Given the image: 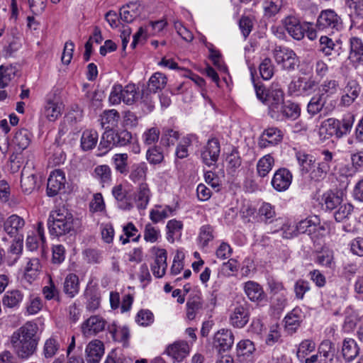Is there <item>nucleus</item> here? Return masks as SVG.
Here are the masks:
<instances>
[{
  "label": "nucleus",
  "instance_id": "obj_20",
  "mask_svg": "<svg viewBox=\"0 0 363 363\" xmlns=\"http://www.w3.org/2000/svg\"><path fill=\"white\" fill-rule=\"evenodd\" d=\"M112 194L117 201L119 208L130 211L133 208V203L131 201L130 197L128 196L127 191L123 189L121 184L113 187Z\"/></svg>",
  "mask_w": 363,
  "mask_h": 363
},
{
  "label": "nucleus",
  "instance_id": "obj_36",
  "mask_svg": "<svg viewBox=\"0 0 363 363\" xmlns=\"http://www.w3.org/2000/svg\"><path fill=\"white\" fill-rule=\"evenodd\" d=\"M120 118L119 113L115 110L104 111L101 115L100 121L102 127L106 129L111 130L113 128L117 126Z\"/></svg>",
  "mask_w": 363,
  "mask_h": 363
},
{
  "label": "nucleus",
  "instance_id": "obj_62",
  "mask_svg": "<svg viewBox=\"0 0 363 363\" xmlns=\"http://www.w3.org/2000/svg\"><path fill=\"white\" fill-rule=\"evenodd\" d=\"M353 211V206L350 203H342L334 213L337 222H342L347 219Z\"/></svg>",
  "mask_w": 363,
  "mask_h": 363
},
{
  "label": "nucleus",
  "instance_id": "obj_3",
  "mask_svg": "<svg viewBox=\"0 0 363 363\" xmlns=\"http://www.w3.org/2000/svg\"><path fill=\"white\" fill-rule=\"evenodd\" d=\"M277 64L287 71L294 70L298 65L299 60L295 52L284 46L277 45L272 51Z\"/></svg>",
  "mask_w": 363,
  "mask_h": 363
},
{
  "label": "nucleus",
  "instance_id": "obj_31",
  "mask_svg": "<svg viewBox=\"0 0 363 363\" xmlns=\"http://www.w3.org/2000/svg\"><path fill=\"white\" fill-rule=\"evenodd\" d=\"M296 157L303 175L308 174L313 167H315V159L313 155L303 151H298L296 153Z\"/></svg>",
  "mask_w": 363,
  "mask_h": 363
},
{
  "label": "nucleus",
  "instance_id": "obj_12",
  "mask_svg": "<svg viewBox=\"0 0 363 363\" xmlns=\"http://www.w3.org/2000/svg\"><path fill=\"white\" fill-rule=\"evenodd\" d=\"M106 321L99 315H92L82 325V332L86 337L95 335L104 330Z\"/></svg>",
  "mask_w": 363,
  "mask_h": 363
},
{
  "label": "nucleus",
  "instance_id": "obj_47",
  "mask_svg": "<svg viewBox=\"0 0 363 363\" xmlns=\"http://www.w3.org/2000/svg\"><path fill=\"white\" fill-rule=\"evenodd\" d=\"M146 159L151 164H159L164 160V154L160 146L150 147L146 152Z\"/></svg>",
  "mask_w": 363,
  "mask_h": 363
},
{
  "label": "nucleus",
  "instance_id": "obj_52",
  "mask_svg": "<svg viewBox=\"0 0 363 363\" xmlns=\"http://www.w3.org/2000/svg\"><path fill=\"white\" fill-rule=\"evenodd\" d=\"M255 351V345L250 340H241L237 345V354L240 357H249Z\"/></svg>",
  "mask_w": 363,
  "mask_h": 363
},
{
  "label": "nucleus",
  "instance_id": "obj_6",
  "mask_svg": "<svg viewBox=\"0 0 363 363\" xmlns=\"http://www.w3.org/2000/svg\"><path fill=\"white\" fill-rule=\"evenodd\" d=\"M315 27L319 30H325L327 29H335L338 30L342 28V20L333 10H325L321 11L319 14Z\"/></svg>",
  "mask_w": 363,
  "mask_h": 363
},
{
  "label": "nucleus",
  "instance_id": "obj_51",
  "mask_svg": "<svg viewBox=\"0 0 363 363\" xmlns=\"http://www.w3.org/2000/svg\"><path fill=\"white\" fill-rule=\"evenodd\" d=\"M315 349V343L309 339L303 340L298 345L296 355L298 359L303 362L311 352Z\"/></svg>",
  "mask_w": 363,
  "mask_h": 363
},
{
  "label": "nucleus",
  "instance_id": "obj_64",
  "mask_svg": "<svg viewBox=\"0 0 363 363\" xmlns=\"http://www.w3.org/2000/svg\"><path fill=\"white\" fill-rule=\"evenodd\" d=\"M183 228V223L182 221L177 220L175 219L170 220L167 222V240L173 242L174 241V235L177 233H180Z\"/></svg>",
  "mask_w": 363,
  "mask_h": 363
},
{
  "label": "nucleus",
  "instance_id": "obj_21",
  "mask_svg": "<svg viewBox=\"0 0 363 363\" xmlns=\"http://www.w3.org/2000/svg\"><path fill=\"white\" fill-rule=\"evenodd\" d=\"M25 225V220L21 217L13 214L9 216L4 222V228L6 233L13 236L18 235L23 230Z\"/></svg>",
  "mask_w": 363,
  "mask_h": 363
},
{
  "label": "nucleus",
  "instance_id": "obj_2",
  "mask_svg": "<svg viewBox=\"0 0 363 363\" xmlns=\"http://www.w3.org/2000/svg\"><path fill=\"white\" fill-rule=\"evenodd\" d=\"M79 225L78 219L65 208L52 211L48 220L50 233L57 237L75 233Z\"/></svg>",
  "mask_w": 363,
  "mask_h": 363
},
{
  "label": "nucleus",
  "instance_id": "obj_15",
  "mask_svg": "<svg viewBox=\"0 0 363 363\" xmlns=\"http://www.w3.org/2000/svg\"><path fill=\"white\" fill-rule=\"evenodd\" d=\"M349 43V59L357 65H363V41L358 37H351Z\"/></svg>",
  "mask_w": 363,
  "mask_h": 363
},
{
  "label": "nucleus",
  "instance_id": "obj_5",
  "mask_svg": "<svg viewBox=\"0 0 363 363\" xmlns=\"http://www.w3.org/2000/svg\"><path fill=\"white\" fill-rule=\"evenodd\" d=\"M250 304L245 299L237 301L230 315V323L235 328H244L250 320Z\"/></svg>",
  "mask_w": 363,
  "mask_h": 363
},
{
  "label": "nucleus",
  "instance_id": "obj_30",
  "mask_svg": "<svg viewBox=\"0 0 363 363\" xmlns=\"http://www.w3.org/2000/svg\"><path fill=\"white\" fill-rule=\"evenodd\" d=\"M359 347L352 338H345L342 342V354L344 359L350 362L359 354Z\"/></svg>",
  "mask_w": 363,
  "mask_h": 363
},
{
  "label": "nucleus",
  "instance_id": "obj_53",
  "mask_svg": "<svg viewBox=\"0 0 363 363\" xmlns=\"http://www.w3.org/2000/svg\"><path fill=\"white\" fill-rule=\"evenodd\" d=\"M324 202L328 210L333 211L338 208L342 203V197L333 191L324 194Z\"/></svg>",
  "mask_w": 363,
  "mask_h": 363
},
{
  "label": "nucleus",
  "instance_id": "obj_38",
  "mask_svg": "<svg viewBox=\"0 0 363 363\" xmlns=\"http://www.w3.org/2000/svg\"><path fill=\"white\" fill-rule=\"evenodd\" d=\"M17 68L12 65H2L0 66V89L6 87L14 79Z\"/></svg>",
  "mask_w": 363,
  "mask_h": 363
},
{
  "label": "nucleus",
  "instance_id": "obj_19",
  "mask_svg": "<svg viewBox=\"0 0 363 363\" xmlns=\"http://www.w3.org/2000/svg\"><path fill=\"white\" fill-rule=\"evenodd\" d=\"M86 359L88 363H99L104 353V347L100 340H94L86 347Z\"/></svg>",
  "mask_w": 363,
  "mask_h": 363
},
{
  "label": "nucleus",
  "instance_id": "obj_60",
  "mask_svg": "<svg viewBox=\"0 0 363 363\" xmlns=\"http://www.w3.org/2000/svg\"><path fill=\"white\" fill-rule=\"evenodd\" d=\"M128 158L126 153L116 154L113 157L116 169L122 174L128 173Z\"/></svg>",
  "mask_w": 363,
  "mask_h": 363
},
{
  "label": "nucleus",
  "instance_id": "obj_42",
  "mask_svg": "<svg viewBox=\"0 0 363 363\" xmlns=\"http://www.w3.org/2000/svg\"><path fill=\"white\" fill-rule=\"evenodd\" d=\"M274 160L270 155H266L260 158L257 164V172L259 177H264L272 170Z\"/></svg>",
  "mask_w": 363,
  "mask_h": 363
},
{
  "label": "nucleus",
  "instance_id": "obj_34",
  "mask_svg": "<svg viewBox=\"0 0 363 363\" xmlns=\"http://www.w3.org/2000/svg\"><path fill=\"white\" fill-rule=\"evenodd\" d=\"M79 290V281L78 277L74 274H69L65 279L63 291L69 298L74 297Z\"/></svg>",
  "mask_w": 363,
  "mask_h": 363
},
{
  "label": "nucleus",
  "instance_id": "obj_63",
  "mask_svg": "<svg viewBox=\"0 0 363 363\" xmlns=\"http://www.w3.org/2000/svg\"><path fill=\"white\" fill-rule=\"evenodd\" d=\"M114 145L116 147H123L131 143L132 134L126 130L117 133L113 132Z\"/></svg>",
  "mask_w": 363,
  "mask_h": 363
},
{
  "label": "nucleus",
  "instance_id": "obj_22",
  "mask_svg": "<svg viewBox=\"0 0 363 363\" xmlns=\"http://www.w3.org/2000/svg\"><path fill=\"white\" fill-rule=\"evenodd\" d=\"M167 354L177 362H181L189 353V346L186 342H176L166 350Z\"/></svg>",
  "mask_w": 363,
  "mask_h": 363
},
{
  "label": "nucleus",
  "instance_id": "obj_23",
  "mask_svg": "<svg viewBox=\"0 0 363 363\" xmlns=\"http://www.w3.org/2000/svg\"><path fill=\"white\" fill-rule=\"evenodd\" d=\"M31 140V133L28 130L22 128L18 130L12 140L11 145L16 152H21L26 149Z\"/></svg>",
  "mask_w": 363,
  "mask_h": 363
},
{
  "label": "nucleus",
  "instance_id": "obj_26",
  "mask_svg": "<svg viewBox=\"0 0 363 363\" xmlns=\"http://www.w3.org/2000/svg\"><path fill=\"white\" fill-rule=\"evenodd\" d=\"M337 119L330 118L323 121L319 128L318 135L322 140H326L335 135L337 138Z\"/></svg>",
  "mask_w": 363,
  "mask_h": 363
},
{
  "label": "nucleus",
  "instance_id": "obj_17",
  "mask_svg": "<svg viewBox=\"0 0 363 363\" xmlns=\"http://www.w3.org/2000/svg\"><path fill=\"white\" fill-rule=\"evenodd\" d=\"M234 343V335L230 330L221 329L214 335V344L220 350L230 349Z\"/></svg>",
  "mask_w": 363,
  "mask_h": 363
},
{
  "label": "nucleus",
  "instance_id": "obj_40",
  "mask_svg": "<svg viewBox=\"0 0 363 363\" xmlns=\"http://www.w3.org/2000/svg\"><path fill=\"white\" fill-rule=\"evenodd\" d=\"M167 84V77L160 72L153 74L148 81L147 89L150 92L156 93L162 90Z\"/></svg>",
  "mask_w": 363,
  "mask_h": 363
},
{
  "label": "nucleus",
  "instance_id": "obj_43",
  "mask_svg": "<svg viewBox=\"0 0 363 363\" xmlns=\"http://www.w3.org/2000/svg\"><path fill=\"white\" fill-rule=\"evenodd\" d=\"M23 250V240L18 238L13 240L10 245L8 253V262L9 265H13L19 258Z\"/></svg>",
  "mask_w": 363,
  "mask_h": 363
},
{
  "label": "nucleus",
  "instance_id": "obj_55",
  "mask_svg": "<svg viewBox=\"0 0 363 363\" xmlns=\"http://www.w3.org/2000/svg\"><path fill=\"white\" fill-rule=\"evenodd\" d=\"M259 73L264 80L270 79L274 75V66L270 58H264L259 66Z\"/></svg>",
  "mask_w": 363,
  "mask_h": 363
},
{
  "label": "nucleus",
  "instance_id": "obj_48",
  "mask_svg": "<svg viewBox=\"0 0 363 363\" xmlns=\"http://www.w3.org/2000/svg\"><path fill=\"white\" fill-rule=\"evenodd\" d=\"M136 4H130L123 6L120 10V19L127 23H131L138 16V12L135 9Z\"/></svg>",
  "mask_w": 363,
  "mask_h": 363
},
{
  "label": "nucleus",
  "instance_id": "obj_8",
  "mask_svg": "<svg viewBox=\"0 0 363 363\" xmlns=\"http://www.w3.org/2000/svg\"><path fill=\"white\" fill-rule=\"evenodd\" d=\"M220 152V145L218 139H209L201 152L202 161L208 166L215 164L218 160Z\"/></svg>",
  "mask_w": 363,
  "mask_h": 363
},
{
  "label": "nucleus",
  "instance_id": "obj_59",
  "mask_svg": "<svg viewBox=\"0 0 363 363\" xmlns=\"http://www.w3.org/2000/svg\"><path fill=\"white\" fill-rule=\"evenodd\" d=\"M283 5L282 0H266L264 2V15L272 17L276 15Z\"/></svg>",
  "mask_w": 363,
  "mask_h": 363
},
{
  "label": "nucleus",
  "instance_id": "obj_33",
  "mask_svg": "<svg viewBox=\"0 0 363 363\" xmlns=\"http://www.w3.org/2000/svg\"><path fill=\"white\" fill-rule=\"evenodd\" d=\"M334 345L330 340L323 341L318 347V356L320 363H333L334 357Z\"/></svg>",
  "mask_w": 363,
  "mask_h": 363
},
{
  "label": "nucleus",
  "instance_id": "obj_58",
  "mask_svg": "<svg viewBox=\"0 0 363 363\" xmlns=\"http://www.w3.org/2000/svg\"><path fill=\"white\" fill-rule=\"evenodd\" d=\"M109 332L114 340L126 343L130 337L129 329L127 327L116 328L115 325L109 328Z\"/></svg>",
  "mask_w": 363,
  "mask_h": 363
},
{
  "label": "nucleus",
  "instance_id": "obj_7",
  "mask_svg": "<svg viewBox=\"0 0 363 363\" xmlns=\"http://www.w3.org/2000/svg\"><path fill=\"white\" fill-rule=\"evenodd\" d=\"M315 220L311 218H306L298 222L295 228L289 231L290 226H284L283 237L284 238H291L299 233H307L309 235H315Z\"/></svg>",
  "mask_w": 363,
  "mask_h": 363
},
{
  "label": "nucleus",
  "instance_id": "obj_28",
  "mask_svg": "<svg viewBox=\"0 0 363 363\" xmlns=\"http://www.w3.org/2000/svg\"><path fill=\"white\" fill-rule=\"evenodd\" d=\"M345 94L341 99V104L348 106L351 105L359 96L360 87L356 81H350L345 88Z\"/></svg>",
  "mask_w": 363,
  "mask_h": 363
},
{
  "label": "nucleus",
  "instance_id": "obj_50",
  "mask_svg": "<svg viewBox=\"0 0 363 363\" xmlns=\"http://www.w3.org/2000/svg\"><path fill=\"white\" fill-rule=\"evenodd\" d=\"M179 138L178 131L171 128H164L160 140V143L164 147L174 145Z\"/></svg>",
  "mask_w": 363,
  "mask_h": 363
},
{
  "label": "nucleus",
  "instance_id": "obj_35",
  "mask_svg": "<svg viewBox=\"0 0 363 363\" xmlns=\"http://www.w3.org/2000/svg\"><path fill=\"white\" fill-rule=\"evenodd\" d=\"M354 122V116L350 113L344 116L342 120H337V124L335 125L337 128V138H341L350 133Z\"/></svg>",
  "mask_w": 363,
  "mask_h": 363
},
{
  "label": "nucleus",
  "instance_id": "obj_37",
  "mask_svg": "<svg viewBox=\"0 0 363 363\" xmlns=\"http://www.w3.org/2000/svg\"><path fill=\"white\" fill-rule=\"evenodd\" d=\"M99 135L93 129L85 130L81 138V147L83 150L88 151L95 147L98 142Z\"/></svg>",
  "mask_w": 363,
  "mask_h": 363
},
{
  "label": "nucleus",
  "instance_id": "obj_1",
  "mask_svg": "<svg viewBox=\"0 0 363 363\" xmlns=\"http://www.w3.org/2000/svg\"><path fill=\"white\" fill-rule=\"evenodd\" d=\"M38 331V325L28 321L13 333L10 342L13 352L19 359H27L36 352L40 340Z\"/></svg>",
  "mask_w": 363,
  "mask_h": 363
},
{
  "label": "nucleus",
  "instance_id": "obj_54",
  "mask_svg": "<svg viewBox=\"0 0 363 363\" xmlns=\"http://www.w3.org/2000/svg\"><path fill=\"white\" fill-rule=\"evenodd\" d=\"M316 262L325 267H333L335 264L333 251L328 249L323 250L317 255Z\"/></svg>",
  "mask_w": 363,
  "mask_h": 363
},
{
  "label": "nucleus",
  "instance_id": "obj_39",
  "mask_svg": "<svg viewBox=\"0 0 363 363\" xmlns=\"http://www.w3.org/2000/svg\"><path fill=\"white\" fill-rule=\"evenodd\" d=\"M203 309L201 298L195 296L188 299L186 302V317L189 320H194L196 315Z\"/></svg>",
  "mask_w": 363,
  "mask_h": 363
},
{
  "label": "nucleus",
  "instance_id": "obj_45",
  "mask_svg": "<svg viewBox=\"0 0 363 363\" xmlns=\"http://www.w3.org/2000/svg\"><path fill=\"white\" fill-rule=\"evenodd\" d=\"M60 347V345L58 340L54 337H50L44 343L43 355L46 359L52 358L57 354Z\"/></svg>",
  "mask_w": 363,
  "mask_h": 363
},
{
  "label": "nucleus",
  "instance_id": "obj_4",
  "mask_svg": "<svg viewBox=\"0 0 363 363\" xmlns=\"http://www.w3.org/2000/svg\"><path fill=\"white\" fill-rule=\"evenodd\" d=\"M301 108L299 105L291 101L284 100L269 114V117L277 121L286 120H296L300 116Z\"/></svg>",
  "mask_w": 363,
  "mask_h": 363
},
{
  "label": "nucleus",
  "instance_id": "obj_44",
  "mask_svg": "<svg viewBox=\"0 0 363 363\" xmlns=\"http://www.w3.org/2000/svg\"><path fill=\"white\" fill-rule=\"evenodd\" d=\"M139 98L138 88L134 84H128L123 87V102L132 105Z\"/></svg>",
  "mask_w": 363,
  "mask_h": 363
},
{
  "label": "nucleus",
  "instance_id": "obj_11",
  "mask_svg": "<svg viewBox=\"0 0 363 363\" xmlns=\"http://www.w3.org/2000/svg\"><path fill=\"white\" fill-rule=\"evenodd\" d=\"M283 25L287 33L296 40H301L303 38L306 28L302 25L299 20L293 16H289L282 21Z\"/></svg>",
  "mask_w": 363,
  "mask_h": 363
},
{
  "label": "nucleus",
  "instance_id": "obj_49",
  "mask_svg": "<svg viewBox=\"0 0 363 363\" xmlns=\"http://www.w3.org/2000/svg\"><path fill=\"white\" fill-rule=\"evenodd\" d=\"M325 102L323 94L313 96L307 106L308 113L311 116L318 113L323 108Z\"/></svg>",
  "mask_w": 363,
  "mask_h": 363
},
{
  "label": "nucleus",
  "instance_id": "obj_41",
  "mask_svg": "<svg viewBox=\"0 0 363 363\" xmlns=\"http://www.w3.org/2000/svg\"><path fill=\"white\" fill-rule=\"evenodd\" d=\"M147 167L145 162L134 164L131 166L129 179L136 183L146 179Z\"/></svg>",
  "mask_w": 363,
  "mask_h": 363
},
{
  "label": "nucleus",
  "instance_id": "obj_61",
  "mask_svg": "<svg viewBox=\"0 0 363 363\" xmlns=\"http://www.w3.org/2000/svg\"><path fill=\"white\" fill-rule=\"evenodd\" d=\"M21 186L23 191L26 194H30L35 188L36 177L35 174L25 176L24 170L21 173Z\"/></svg>",
  "mask_w": 363,
  "mask_h": 363
},
{
  "label": "nucleus",
  "instance_id": "obj_57",
  "mask_svg": "<svg viewBox=\"0 0 363 363\" xmlns=\"http://www.w3.org/2000/svg\"><path fill=\"white\" fill-rule=\"evenodd\" d=\"M113 146H115L113 131L112 130H106L102 135L99 149L104 151L103 153L105 154Z\"/></svg>",
  "mask_w": 363,
  "mask_h": 363
},
{
  "label": "nucleus",
  "instance_id": "obj_56",
  "mask_svg": "<svg viewBox=\"0 0 363 363\" xmlns=\"http://www.w3.org/2000/svg\"><path fill=\"white\" fill-rule=\"evenodd\" d=\"M94 177L101 184L108 183L111 181V170L106 164L99 165L94 169Z\"/></svg>",
  "mask_w": 363,
  "mask_h": 363
},
{
  "label": "nucleus",
  "instance_id": "obj_32",
  "mask_svg": "<svg viewBox=\"0 0 363 363\" xmlns=\"http://www.w3.org/2000/svg\"><path fill=\"white\" fill-rule=\"evenodd\" d=\"M23 294L18 289L7 291L2 298L4 307L9 308H18L23 301Z\"/></svg>",
  "mask_w": 363,
  "mask_h": 363
},
{
  "label": "nucleus",
  "instance_id": "obj_9",
  "mask_svg": "<svg viewBox=\"0 0 363 363\" xmlns=\"http://www.w3.org/2000/svg\"><path fill=\"white\" fill-rule=\"evenodd\" d=\"M65 177L62 171L56 169L51 172L48 179L47 194L55 196L61 193L65 187Z\"/></svg>",
  "mask_w": 363,
  "mask_h": 363
},
{
  "label": "nucleus",
  "instance_id": "obj_29",
  "mask_svg": "<svg viewBox=\"0 0 363 363\" xmlns=\"http://www.w3.org/2000/svg\"><path fill=\"white\" fill-rule=\"evenodd\" d=\"M62 104L54 97L48 100L45 106V115L50 121H55L62 113Z\"/></svg>",
  "mask_w": 363,
  "mask_h": 363
},
{
  "label": "nucleus",
  "instance_id": "obj_14",
  "mask_svg": "<svg viewBox=\"0 0 363 363\" xmlns=\"http://www.w3.org/2000/svg\"><path fill=\"white\" fill-rule=\"evenodd\" d=\"M318 87L315 81L311 79L298 78L291 83L289 89L293 91H297L301 95H311L315 92Z\"/></svg>",
  "mask_w": 363,
  "mask_h": 363
},
{
  "label": "nucleus",
  "instance_id": "obj_25",
  "mask_svg": "<svg viewBox=\"0 0 363 363\" xmlns=\"http://www.w3.org/2000/svg\"><path fill=\"white\" fill-rule=\"evenodd\" d=\"M151 196V191L147 183H141L135 194V202L138 209L147 208Z\"/></svg>",
  "mask_w": 363,
  "mask_h": 363
},
{
  "label": "nucleus",
  "instance_id": "obj_16",
  "mask_svg": "<svg viewBox=\"0 0 363 363\" xmlns=\"http://www.w3.org/2000/svg\"><path fill=\"white\" fill-rule=\"evenodd\" d=\"M303 313L300 308H294L284 318L285 329L289 334L294 333L303 319Z\"/></svg>",
  "mask_w": 363,
  "mask_h": 363
},
{
  "label": "nucleus",
  "instance_id": "obj_24",
  "mask_svg": "<svg viewBox=\"0 0 363 363\" xmlns=\"http://www.w3.org/2000/svg\"><path fill=\"white\" fill-rule=\"evenodd\" d=\"M245 293L251 301H262L266 297L262 287L257 282L248 281L245 284Z\"/></svg>",
  "mask_w": 363,
  "mask_h": 363
},
{
  "label": "nucleus",
  "instance_id": "obj_10",
  "mask_svg": "<svg viewBox=\"0 0 363 363\" xmlns=\"http://www.w3.org/2000/svg\"><path fill=\"white\" fill-rule=\"evenodd\" d=\"M266 96L267 98L266 100H264V104L268 107L269 115L284 100V93L279 84L273 83L267 89Z\"/></svg>",
  "mask_w": 363,
  "mask_h": 363
},
{
  "label": "nucleus",
  "instance_id": "obj_46",
  "mask_svg": "<svg viewBox=\"0 0 363 363\" xmlns=\"http://www.w3.org/2000/svg\"><path fill=\"white\" fill-rule=\"evenodd\" d=\"M175 211V208L170 207L169 206H166L162 210L152 209L150 213V218L153 223H157L170 216H173Z\"/></svg>",
  "mask_w": 363,
  "mask_h": 363
},
{
  "label": "nucleus",
  "instance_id": "obj_27",
  "mask_svg": "<svg viewBox=\"0 0 363 363\" xmlns=\"http://www.w3.org/2000/svg\"><path fill=\"white\" fill-rule=\"evenodd\" d=\"M86 300V308L89 312H94L99 308L101 303V294L99 290L93 286L87 287L84 292Z\"/></svg>",
  "mask_w": 363,
  "mask_h": 363
},
{
  "label": "nucleus",
  "instance_id": "obj_18",
  "mask_svg": "<svg viewBox=\"0 0 363 363\" xmlns=\"http://www.w3.org/2000/svg\"><path fill=\"white\" fill-rule=\"evenodd\" d=\"M167 253L164 249H157L154 263L151 266L152 274L157 278L162 277L166 272Z\"/></svg>",
  "mask_w": 363,
  "mask_h": 363
},
{
  "label": "nucleus",
  "instance_id": "obj_13",
  "mask_svg": "<svg viewBox=\"0 0 363 363\" xmlns=\"http://www.w3.org/2000/svg\"><path fill=\"white\" fill-rule=\"evenodd\" d=\"M292 174L286 168L277 170L272 179V185L277 191H284L289 189L292 182Z\"/></svg>",
  "mask_w": 363,
  "mask_h": 363
}]
</instances>
